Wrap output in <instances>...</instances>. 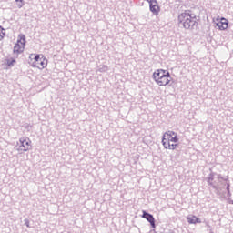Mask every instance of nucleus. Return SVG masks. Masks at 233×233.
<instances>
[{"mask_svg": "<svg viewBox=\"0 0 233 233\" xmlns=\"http://www.w3.org/2000/svg\"><path fill=\"white\" fill-rule=\"evenodd\" d=\"M170 79H172V76H170V72H168V75H165L159 81L157 82V85L158 86H167L168 83H170Z\"/></svg>", "mask_w": 233, "mask_h": 233, "instance_id": "0eeeda50", "label": "nucleus"}, {"mask_svg": "<svg viewBox=\"0 0 233 233\" xmlns=\"http://www.w3.org/2000/svg\"><path fill=\"white\" fill-rule=\"evenodd\" d=\"M167 74L168 76V70L164 69H157L153 74V79L157 84V82L161 81L163 79V76Z\"/></svg>", "mask_w": 233, "mask_h": 233, "instance_id": "20e7f679", "label": "nucleus"}, {"mask_svg": "<svg viewBox=\"0 0 233 233\" xmlns=\"http://www.w3.org/2000/svg\"><path fill=\"white\" fill-rule=\"evenodd\" d=\"M20 142V150H23L24 152H28V150H30V147H32V141L30 140V138L26 137H22L19 139Z\"/></svg>", "mask_w": 233, "mask_h": 233, "instance_id": "7ed1b4c3", "label": "nucleus"}, {"mask_svg": "<svg viewBox=\"0 0 233 233\" xmlns=\"http://www.w3.org/2000/svg\"><path fill=\"white\" fill-rule=\"evenodd\" d=\"M167 134H164L163 135V137H162V145L164 147V148H168V143L167 144Z\"/></svg>", "mask_w": 233, "mask_h": 233, "instance_id": "2eb2a0df", "label": "nucleus"}, {"mask_svg": "<svg viewBox=\"0 0 233 233\" xmlns=\"http://www.w3.org/2000/svg\"><path fill=\"white\" fill-rule=\"evenodd\" d=\"M37 61H41V55L35 56V61L33 63H37Z\"/></svg>", "mask_w": 233, "mask_h": 233, "instance_id": "aec40b11", "label": "nucleus"}, {"mask_svg": "<svg viewBox=\"0 0 233 233\" xmlns=\"http://www.w3.org/2000/svg\"><path fill=\"white\" fill-rule=\"evenodd\" d=\"M149 3L150 12L153 14H157L159 12V5H157V1L156 0H147Z\"/></svg>", "mask_w": 233, "mask_h": 233, "instance_id": "6e6552de", "label": "nucleus"}, {"mask_svg": "<svg viewBox=\"0 0 233 233\" xmlns=\"http://www.w3.org/2000/svg\"><path fill=\"white\" fill-rule=\"evenodd\" d=\"M187 222L190 225H196V223H201V219L198 218L196 216H193L187 218Z\"/></svg>", "mask_w": 233, "mask_h": 233, "instance_id": "9b49d317", "label": "nucleus"}, {"mask_svg": "<svg viewBox=\"0 0 233 233\" xmlns=\"http://www.w3.org/2000/svg\"><path fill=\"white\" fill-rule=\"evenodd\" d=\"M177 147V144H172L170 142H167V148L169 150H176V147Z\"/></svg>", "mask_w": 233, "mask_h": 233, "instance_id": "dca6fc26", "label": "nucleus"}, {"mask_svg": "<svg viewBox=\"0 0 233 233\" xmlns=\"http://www.w3.org/2000/svg\"><path fill=\"white\" fill-rule=\"evenodd\" d=\"M167 143H177L179 141V138L177 137V135H175L174 137H167Z\"/></svg>", "mask_w": 233, "mask_h": 233, "instance_id": "4468645a", "label": "nucleus"}, {"mask_svg": "<svg viewBox=\"0 0 233 233\" xmlns=\"http://www.w3.org/2000/svg\"><path fill=\"white\" fill-rule=\"evenodd\" d=\"M170 233H174V232H170Z\"/></svg>", "mask_w": 233, "mask_h": 233, "instance_id": "393cba45", "label": "nucleus"}, {"mask_svg": "<svg viewBox=\"0 0 233 233\" xmlns=\"http://www.w3.org/2000/svg\"><path fill=\"white\" fill-rule=\"evenodd\" d=\"M177 20L179 26H183L185 30H193L194 26L198 25L196 15L190 14V11L180 14Z\"/></svg>", "mask_w": 233, "mask_h": 233, "instance_id": "f03ea898", "label": "nucleus"}, {"mask_svg": "<svg viewBox=\"0 0 233 233\" xmlns=\"http://www.w3.org/2000/svg\"><path fill=\"white\" fill-rule=\"evenodd\" d=\"M19 39L17 40L18 45H22V46H25L26 45V36L21 34L18 35Z\"/></svg>", "mask_w": 233, "mask_h": 233, "instance_id": "f8f14e48", "label": "nucleus"}, {"mask_svg": "<svg viewBox=\"0 0 233 233\" xmlns=\"http://www.w3.org/2000/svg\"><path fill=\"white\" fill-rule=\"evenodd\" d=\"M5 28L0 26V41L1 39H3V37H5Z\"/></svg>", "mask_w": 233, "mask_h": 233, "instance_id": "a211bd4d", "label": "nucleus"}, {"mask_svg": "<svg viewBox=\"0 0 233 233\" xmlns=\"http://www.w3.org/2000/svg\"><path fill=\"white\" fill-rule=\"evenodd\" d=\"M164 143H167V140H164Z\"/></svg>", "mask_w": 233, "mask_h": 233, "instance_id": "b1692460", "label": "nucleus"}, {"mask_svg": "<svg viewBox=\"0 0 233 233\" xmlns=\"http://www.w3.org/2000/svg\"><path fill=\"white\" fill-rule=\"evenodd\" d=\"M25 52V46H22L19 43H16L14 46V50L13 53L15 54V56H19V54H23Z\"/></svg>", "mask_w": 233, "mask_h": 233, "instance_id": "1a4fd4ad", "label": "nucleus"}, {"mask_svg": "<svg viewBox=\"0 0 233 233\" xmlns=\"http://www.w3.org/2000/svg\"><path fill=\"white\" fill-rule=\"evenodd\" d=\"M142 218L150 223L151 228H156V218H154L152 214L143 211Z\"/></svg>", "mask_w": 233, "mask_h": 233, "instance_id": "39448f33", "label": "nucleus"}, {"mask_svg": "<svg viewBox=\"0 0 233 233\" xmlns=\"http://www.w3.org/2000/svg\"><path fill=\"white\" fill-rule=\"evenodd\" d=\"M24 223H25V227H27L28 228H30V220H28V218H25V219H24Z\"/></svg>", "mask_w": 233, "mask_h": 233, "instance_id": "412c9836", "label": "nucleus"}, {"mask_svg": "<svg viewBox=\"0 0 233 233\" xmlns=\"http://www.w3.org/2000/svg\"><path fill=\"white\" fill-rule=\"evenodd\" d=\"M164 134H166V137H170V138L173 137L172 136H177V134L174 131H167Z\"/></svg>", "mask_w": 233, "mask_h": 233, "instance_id": "f3484780", "label": "nucleus"}, {"mask_svg": "<svg viewBox=\"0 0 233 233\" xmlns=\"http://www.w3.org/2000/svg\"><path fill=\"white\" fill-rule=\"evenodd\" d=\"M214 176H216V173L209 174V177H208V185H209V187H212V188H214L215 193L220 199L227 198V194H228V197L230 198V196H232V194L230 193V184L221 181V179L223 181H228V177L224 178L223 176L217 175L218 183H216V182H212L214 181ZM225 187L228 193L224 191Z\"/></svg>", "mask_w": 233, "mask_h": 233, "instance_id": "f257e3e1", "label": "nucleus"}, {"mask_svg": "<svg viewBox=\"0 0 233 233\" xmlns=\"http://www.w3.org/2000/svg\"><path fill=\"white\" fill-rule=\"evenodd\" d=\"M229 203H230L231 205H233V200H230Z\"/></svg>", "mask_w": 233, "mask_h": 233, "instance_id": "5701e85b", "label": "nucleus"}, {"mask_svg": "<svg viewBox=\"0 0 233 233\" xmlns=\"http://www.w3.org/2000/svg\"><path fill=\"white\" fill-rule=\"evenodd\" d=\"M96 72H101V73L108 72V66H105V65L99 66Z\"/></svg>", "mask_w": 233, "mask_h": 233, "instance_id": "ddd939ff", "label": "nucleus"}, {"mask_svg": "<svg viewBox=\"0 0 233 233\" xmlns=\"http://www.w3.org/2000/svg\"><path fill=\"white\" fill-rule=\"evenodd\" d=\"M46 65H48V60L45 58V56H42L40 61L33 63V66H35V68H39V70L46 68Z\"/></svg>", "mask_w": 233, "mask_h": 233, "instance_id": "423d86ee", "label": "nucleus"}, {"mask_svg": "<svg viewBox=\"0 0 233 233\" xmlns=\"http://www.w3.org/2000/svg\"><path fill=\"white\" fill-rule=\"evenodd\" d=\"M15 63V59L11 58L7 60V66H14V64Z\"/></svg>", "mask_w": 233, "mask_h": 233, "instance_id": "6ab92c4d", "label": "nucleus"}, {"mask_svg": "<svg viewBox=\"0 0 233 233\" xmlns=\"http://www.w3.org/2000/svg\"><path fill=\"white\" fill-rule=\"evenodd\" d=\"M16 3H23V0H15Z\"/></svg>", "mask_w": 233, "mask_h": 233, "instance_id": "4be33fe9", "label": "nucleus"}, {"mask_svg": "<svg viewBox=\"0 0 233 233\" xmlns=\"http://www.w3.org/2000/svg\"><path fill=\"white\" fill-rule=\"evenodd\" d=\"M216 25L219 28V30H227L228 28V20L226 18H221V21L218 22Z\"/></svg>", "mask_w": 233, "mask_h": 233, "instance_id": "9d476101", "label": "nucleus"}]
</instances>
